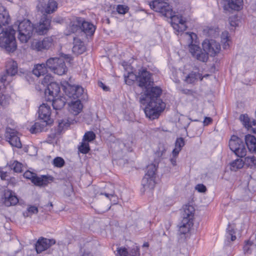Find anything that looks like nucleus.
Instances as JSON below:
<instances>
[{
  "mask_svg": "<svg viewBox=\"0 0 256 256\" xmlns=\"http://www.w3.org/2000/svg\"><path fill=\"white\" fill-rule=\"evenodd\" d=\"M48 70L46 63L38 64L34 66L32 74L37 77H40L41 76L44 75L48 72Z\"/></svg>",
  "mask_w": 256,
  "mask_h": 256,
  "instance_id": "nucleus-26",
  "label": "nucleus"
},
{
  "mask_svg": "<svg viewBox=\"0 0 256 256\" xmlns=\"http://www.w3.org/2000/svg\"><path fill=\"white\" fill-rule=\"evenodd\" d=\"M74 45L72 48V52L77 55L82 54L86 50V47L84 46L82 42L80 40L74 38Z\"/></svg>",
  "mask_w": 256,
  "mask_h": 256,
  "instance_id": "nucleus-25",
  "label": "nucleus"
},
{
  "mask_svg": "<svg viewBox=\"0 0 256 256\" xmlns=\"http://www.w3.org/2000/svg\"><path fill=\"white\" fill-rule=\"evenodd\" d=\"M10 21L9 14L4 6L0 4V26L2 28H6V26Z\"/></svg>",
  "mask_w": 256,
  "mask_h": 256,
  "instance_id": "nucleus-23",
  "label": "nucleus"
},
{
  "mask_svg": "<svg viewBox=\"0 0 256 256\" xmlns=\"http://www.w3.org/2000/svg\"><path fill=\"white\" fill-rule=\"evenodd\" d=\"M46 66L48 70L60 76L65 74L68 70L64 60L58 57L48 59L46 62Z\"/></svg>",
  "mask_w": 256,
  "mask_h": 256,
  "instance_id": "nucleus-5",
  "label": "nucleus"
},
{
  "mask_svg": "<svg viewBox=\"0 0 256 256\" xmlns=\"http://www.w3.org/2000/svg\"><path fill=\"white\" fill-rule=\"evenodd\" d=\"M98 85L100 87L102 88L104 91H108V88L106 86L103 82H98Z\"/></svg>",
  "mask_w": 256,
  "mask_h": 256,
  "instance_id": "nucleus-58",
  "label": "nucleus"
},
{
  "mask_svg": "<svg viewBox=\"0 0 256 256\" xmlns=\"http://www.w3.org/2000/svg\"><path fill=\"white\" fill-rule=\"evenodd\" d=\"M11 168L13 169L16 172H21L22 171V164L18 161H14L10 166Z\"/></svg>",
  "mask_w": 256,
  "mask_h": 256,
  "instance_id": "nucleus-39",
  "label": "nucleus"
},
{
  "mask_svg": "<svg viewBox=\"0 0 256 256\" xmlns=\"http://www.w3.org/2000/svg\"><path fill=\"white\" fill-rule=\"evenodd\" d=\"M95 134L93 132L90 131L85 133L82 140L88 142L95 139Z\"/></svg>",
  "mask_w": 256,
  "mask_h": 256,
  "instance_id": "nucleus-38",
  "label": "nucleus"
},
{
  "mask_svg": "<svg viewBox=\"0 0 256 256\" xmlns=\"http://www.w3.org/2000/svg\"><path fill=\"white\" fill-rule=\"evenodd\" d=\"M71 124L72 122L68 119H62L59 121L58 126L60 128L64 129L68 127Z\"/></svg>",
  "mask_w": 256,
  "mask_h": 256,
  "instance_id": "nucleus-43",
  "label": "nucleus"
},
{
  "mask_svg": "<svg viewBox=\"0 0 256 256\" xmlns=\"http://www.w3.org/2000/svg\"><path fill=\"white\" fill-rule=\"evenodd\" d=\"M18 72V64L16 62H12L8 64L6 70V73L9 76H14Z\"/></svg>",
  "mask_w": 256,
  "mask_h": 256,
  "instance_id": "nucleus-33",
  "label": "nucleus"
},
{
  "mask_svg": "<svg viewBox=\"0 0 256 256\" xmlns=\"http://www.w3.org/2000/svg\"><path fill=\"white\" fill-rule=\"evenodd\" d=\"M51 17L46 14H42L39 22L34 26V30L38 35L46 34L51 28Z\"/></svg>",
  "mask_w": 256,
  "mask_h": 256,
  "instance_id": "nucleus-10",
  "label": "nucleus"
},
{
  "mask_svg": "<svg viewBox=\"0 0 256 256\" xmlns=\"http://www.w3.org/2000/svg\"><path fill=\"white\" fill-rule=\"evenodd\" d=\"M196 190L200 192H204L206 191V188L203 184H198L196 186Z\"/></svg>",
  "mask_w": 256,
  "mask_h": 256,
  "instance_id": "nucleus-52",
  "label": "nucleus"
},
{
  "mask_svg": "<svg viewBox=\"0 0 256 256\" xmlns=\"http://www.w3.org/2000/svg\"><path fill=\"white\" fill-rule=\"evenodd\" d=\"M27 210L31 214H36L38 212V208L34 206H28L27 208Z\"/></svg>",
  "mask_w": 256,
  "mask_h": 256,
  "instance_id": "nucleus-49",
  "label": "nucleus"
},
{
  "mask_svg": "<svg viewBox=\"0 0 256 256\" xmlns=\"http://www.w3.org/2000/svg\"><path fill=\"white\" fill-rule=\"evenodd\" d=\"M252 244V242L248 240L246 242V244L244 246V253H250L251 250H250V246Z\"/></svg>",
  "mask_w": 256,
  "mask_h": 256,
  "instance_id": "nucleus-51",
  "label": "nucleus"
},
{
  "mask_svg": "<svg viewBox=\"0 0 256 256\" xmlns=\"http://www.w3.org/2000/svg\"><path fill=\"white\" fill-rule=\"evenodd\" d=\"M55 243L56 240L54 239L42 238L40 239H38L36 244L35 248L37 253H40Z\"/></svg>",
  "mask_w": 256,
  "mask_h": 256,
  "instance_id": "nucleus-19",
  "label": "nucleus"
},
{
  "mask_svg": "<svg viewBox=\"0 0 256 256\" xmlns=\"http://www.w3.org/2000/svg\"><path fill=\"white\" fill-rule=\"evenodd\" d=\"M230 150L238 157L242 158L246 156V150L243 140L238 136L232 135L229 140Z\"/></svg>",
  "mask_w": 256,
  "mask_h": 256,
  "instance_id": "nucleus-8",
  "label": "nucleus"
},
{
  "mask_svg": "<svg viewBox=\"0 0 256 256\" xmlns=\"http://www.w3.org/2000/svg\"><path fill=\"white\" fill-rule=\"evenodd\" d=\"M15 33L12 26L2 28L0 26V47L8 52H12L16 48Z\"/></svg>",
  "mask_w": 256,
  "mask_h": 256,
  "instance_id": "nucleus-4",
  "label": "nucleus"
},
{
  "mask_svg": "<svg viewBox=\"0 0 256 256\" xmlns=\"http://www.w3.org/2000/svg\"><path fill=\"white\" fill-rule=\"evenodd\" d=\"M212 121V120L210 117H205L203 121L204 126H208L210 124Z\"/></svg>",
  "mask_w": 256,
  "mask_h": 256,
  "instance_id": "nucleus-56",
  "label": "nucleus"
},
{
  "mask_svg": "<svg viewBox=\"0 0 256 256\" xmlns=\"http://www.w3.org/2000/svg\"><path fill=\"white\" fill-rule=\"evenodd\" d=\"M184 145L185 142L183 138H177L174 143V148L172 151V153L174 155H178Z\"/></svg>",
  "mask_w": 256,
  "mask_h": 256,
  "instance_id": "nucleus-31",
  "label": "nucleus"
},
{
  "mask_svg": "<svg viewBox=\"0 0 256 256\" xmlns=\"http://www.w3.org/2000/svg\"><path fill=\"white\" fill-rule=\"evenodd\" d=\"M54 40L52 36L46 37L42 40L32 42V48L37 51H44L48 50L53 44Z\"/></svg>",
  "mask_w": 256,
  "mask_h": 256,
  "instance_id": "nucleus-13",
  "label": "nucleus"
},
{
  "mask_svg": "<svg viewBox=\"0 0 256 256\" xmlns=\"http://www.w3.org/2000/svg\"><path fill=\"white\" fill-rule=\"evenodd\" d=\"M34 26L29 20H24L19 23L18 26V38L22 43L28 42L34 30Z\"/></svg>",
  "mask_w": 256,
  "mask_h": 256,
  "instance_id": "nucleus-7",
  "label": "nucleus"
},
{
  "mask_svg": "<svg viewBox=\"0 0 256 256\" xmlns=\"http://www.w3.org/2000/svg\"><path fill=\"white\" fill-rule=\"evenodd\" d=\"M189 36L192 41L189 44V51L194 58L200 62H207L208 56H214L220 50V44L214 40H205L202 43V50L198 44H193L194 40L197 38L196 34L192 32Z\"/></svg>",
  "mask_w": 256,
  "mask_h": 256,
  "instance_id": "nucleus-2",
  "label": "nucleus"
},
{
  "mask_svg": "<svg viewBox=\"0 0 256 256\" xmlns=\"http://www.w3.org/2000/svg\"><path fill=\"white\" fill-rule=\"evenodd\" d=\"M52 80V78L49 74H46L42 80V84H48V82H50V80Z\"/></svg>",
  "mask_w": 256,
  "mask_h": 256,
  "instance_id": "nucleus-54",
  "label": "nucleus"
},
{
  "mask_svg": "<svg viewBox=\"0 0 256 256\" xmlns=\"http://www.w3.org/2000/svg\"><path fill=\"white\" fill-rule=\"evenodd\" d=\"M234 234V230L230 227V225H228L227 228L226 238L228 240L230 239L232 241H234L236 239V236Z\"/></svg>",
  "mask_w": 256,
  "mask_h": 256,
  "instance_id": "nucleus-40",
  "label": "nucleus"
},
{
  "mask_svg": "<svg viewBox=\"0 0 256 256\" xmlns=\"http://www.w3.org/2000/svg\"><path fill=\"white\" fill-rule=\"evenodd\" d=\"M6 138L10 144L17 148H21L22 144L20 138L17 135V132L10 128H6Z\"/></svg>",
  "mask_w": 256,
  "mask_h": 256,
  "instance_id": "nucleus-15",
  "label": "nucleus"
},
{
  "mask_svg": "<svg viewBox=\"0 0 256 256\" xmlns=\"http://www.w3.org/2000/svg\"><path fill=\"white\" fill-rule=\"evenodd\" d=\"M168 0H152V2H150V6L152 9L154 10H160L162 8V6H166V8L167 10L168 11L170 8L168 6Z\"/></svg>",
  "mask_w": 256,
  "mask_h": 256,
  "instance_id": "nucleus-28",
  "label": "nucleus"
},
{
  "mask_svg": "<svg viewBox=\"0 0 256 256\" xmlns=\"http://www.w3.org/2000/svg\"><path fill=\"white\" fill-rule=\"evenodd\" d=\"M36 174L35 173L31 172L30 170H26L24 174V176L27 179L30 180L31 182H32V179L34 178Z\"/></svg>",
  "mask_w": 256,
  "mask_h": 256,
  "instance_id": "nucleus-47",
  "label": "nucleus"
},
{
  "mask_svg": "<svg viewBox=\"0 0 256 256\" xmlns=\"http://www.w3.org/2000/svg\"><path fill=\"white\" fill-rule=\"evenodd\" d=\"M245 143L250 152H256V138L251 134L245 136Z\"/></svg>",
  "mask_w": 256,
  "mask_h": 256,
  "instance_id": "nucleus-27",
  "label": "nucleus"
},
{
  "mask_svg": "<svg viewBox=\"0 0 256 256\" xmlns=\"http://www.w3.org/2000/svg\"><path fill=\"white\" fill-rule=\"evenodd\" d=\"M63 90L68 97L74 100L80 98L84 92L82 86L70 85L68 83H66V86H63Z\"/></svg>",
  "mask_w": 256,
  "mask_h": 256,
  "instance_id": "nucleus-12",
  "label": "nucleus"
},
{
  "mask_svg": "<svg viewBox=\"0 0 256 256\" xmlns=\"http://www.w3.org/2000/svg\"><path fill=\"white\" fill-rule=\"evenodd\" d=\"M216 30H218V28H207L204 30V32L206 33L208 36H214L217 35V31Z\"/></svg>",
  "mask_w": 256,
  "mask_h": 256,
  "instance_id": "nucleus-42",
  "label": "nucleus"
},
{
  "mask_svg": "<svg viewBox=\"0 0 256 256\" xmlns=\"http://www.w3.org/2000/svg\"><path fill=\"white\" fill-rule=\"evenodd\" d=\"M2 200V203L6 206H14L18 202V199L15 195V193L10 190H4Z\"/></svg>",
  "mask_w": 256,
  "mask_h": 256,
  "instance_id": "nucleus-18",
  "label": "nucleus"
},
{
  "mask_svg": "<svg viewBox=\"0 0 256 256\" xmlns=\"http://www.w3.org/2000/svg\"><path fill=\"white\" fill-rule=\"evenodd\" d=\"M36 10L42 14H50L58 9V2L54 0H37Z\"/></svg>",
  "mask_w": 256,
  "mask_h": 256,
  "instance_id": "nucleus-9",
  "label": "nucleus"
},
{
  "mask_svg": "<svg viewBox=\"0 0 256 256\" xmlns=\"http://www.w3.org/2000/svg\"><path fill=\"white\" fill-rule=\"evenodd\" d=\"M101 194H104L106 197L110 198V197H114V192L112 190L110 192L101 193Z\"/></svg>",
  "mask_w": 256,
  "mask_h": 256,
  "instance_id": "nucleus-57",
  "label": "nucleus"
},
{
  "mask_svg": "<svg viewBox=\"0 0 256 256\" xmlns=\"http://www.w3.org/2000/svg\"><path fill=\"white\" fill-rule=\"evenodd\" d=\"M78 150L83 154H88L90 150L88 142L84 141L81 142L80 145L78 146Z\"/></svg>",
  "mask_w": 256,
  "mask_h": 256,
  "instance_id": "nucleus-35",
  "label": "nucleus"
},
{
  "mask_svg": "<svg viewBox=\"0 0 256 256\" xmlns=\"http://www.w3.org/2000/svg\"><path fill=\"white\" fill-rule=\"evenodd\" d=\"M172 156L170 158V162L173 166H176V158L178 155H174L172 152Z\"/></svg>",
  "mask_w": 256,
  "mask_h": 256,
  "instance_id": "nucleus-55",
  "label": "nucleus"
},
{
  "mask_svg": "<svg viewBox=\"0 0 256 256\" xmlns=\"http://www.w3.org/2000/svg\"><path fill=\"white\" fill-rule=\"evenodd\" d=\"M38 113L40 121L36 122L32 126L30 131L32 134L44 131L46 126L53 123V120L50 118L51 109L49 105L45 104H41L38 108Z\"/></svg>",
  "mask_w": 256,
  "mask_h": 256,
  "instance_id": "nucleus-3",
  "label": "nucleus"
},
{
  "mask_svg": "<svg viewBox=\"0 0 256 256\" xmlns=\"http://www.w3.org/2000/svg\"><path fill=\"white\" fill-rule=\"evenodd\" d=\"M61 58H62L64 60H70V56L69 55V54H61Z\"/></svg>",
  "mask_w": 256,
  "mask_h": 256,
  "instance_id": "nucleus-59",
  "label": "nucleus"
},
{
  "mask_svg": "<svg viewBox=\"0 0 256 256\" xmlns=\"http://www.w3.org/2000/svg\"><path fill=\"white\" fill-rule=\"evenodd\" d=\"M46 207L50 206L52 208L53 207V204L52 202H50L46 206Z\"/></svg>",
  "mask_w": 256,
  "mask_h": 256,
  "instance_id": "nucleus-64",
  "label": "nucleus"
},
{
  "mask_svg": "<svg viewBox=\"0 0 256 256\" xmlns=\"http://www.w3.org/2000/svg\"><path fill=\"white\" fill-rule=\"evenodd\" d=\"M181 92L182 94H192V91L188 89H182Z\"/></svg>",
  "mask_w": 256,
  "mask_h": 256,
  "instance_id": "nucleus-60",
  "label": "nucleus"
},
{
  "mask_svg": "<svg viewBox=\"0 0 256 256\" xmlns=\"http://www.w3.org/2000/svg\"><path fill=\"white\" fill-rule=\"evenodd\" d=\"M129 252L130 256H140L139 248L136 246L132 248Z\"/></svg>",
  "mask_w": 256,
  "mask_h": 256,
  "instance_id": "nucleus-48",
  "label": "nucleus"
},
{
  "mask_svg": "<svg viewBox=\"0 0 256 256\" xmlns=\"http://www.w3.org/2000/svg\"><path fill=\"white\" fill-rule=\"evenodd\" d=\"M114 150L117 152H124L125 151L132 152V146H133V142L132 140V138H129L124 142L117 140L114 143Z\"/></svg>",
  "mask_w": 256,
  "mask_h": 256,
  "instance_id": "nucleus-16",
  "label": "nucleus"
},
{
  "mask_svg": "<svg viewBox=\"0 0 256 256\" xmlns=\"http://www.w3.org/2000/svg\"><path fill=\"white\" fill-rule=\"evenodd\" d=\"M131 76L135 78L140 87L146 88L144 92L140 95L139 102L141 104L146 106L144 111L146 117L150 120L158 118L164 110L166 104L160 98L162 90L160 87L152 86L148 88L154 82L152 74L146 68H142L138 70L137 74L133 72L130 73L129 76Z\"/></svg>",
  "mask_w": 256,
  "mask_h": 256,
  "instance_id": "nucleus-1",
  "label": "nucleus"
},
{
  "mask_svg": "<svg viewBox=\"0 0 256 256\" xmlns=\"http://www.w3.org/2000/svg\"><path fill=\"white\" fill-rule=\"evenodd\" d=\"M52 102L53 108L56 110H62L66 104V99L64 96H58L51 100H46Z\"/></svg>",
  "mask_w": 256,
  "mask_h": 256,
  "instance_id": "nucleus-24",
  "label": "nucleus"
},
{
  "mask_svg": "<svg viewBox=\"0 0 256 256\" xmlns=\"http://www.w3.org/2000/svg\"><path fill=\"white\" fill-rule=\"evenodd\" d=\"M96 30V26L92 23L84 20L81 31L84 32L86 35L92 36L94 34Z\"/></svg>",
  "mask_w": 256,
  "mask_h": 256,
  "instance_id": "nucleus-29",
  "label": "nucleus"
},
{
  "mask_svg": "<svg viewBox=\"0 0 256 256\" xmlns=\"http://www.w3.org/2000/svg\"><path fill=\"white\" fill-rule=\"evenodd\" d=\"M84 19L81 17L72 16L70 19V27L72 32L81 31Z\"/></svg>",
  "mask_w": 256,
  "mask_h": 256,
  "instance_id": "nucleus-20",
  "label": "nucleus"
},
{
  "mask_svg": "<svg viewBox=\"0 0 256 256\" xmlns=\"http://www.w3.org/2000/svg\"><path fill=\"white\" fill-rule=\"evenodd\" d=\"M222 38V42L224 43L223 46L224 48H226L227 46H228V32H223Z\"/></svg>",
  "mask_w": 256,
  "mask_h": 256,
  "instance_id": "nucleus-46",
  "label": "nucleus"
},
{
  "mask_svg": "<svg viewBox=\"0 0 256 256\" xmlns=\"http://www.w3.org/2000/svg\"><path fill=\"white\" fill-rule=\"evenodd\" d=\"M8 104V98H6V96L0 94V106L4 107L7 106Z\"/></svg>",
  "mask_w": 256,
  "mask_h": 256,
  "instance_id": "nucleus-45",
  "label": "nucleus"
},
{
  "mask_svg": "<svg viewBox=\"0 0 256 256\" xmlns=\"http://www.w3.org/2000/svg\"><path fill=\"white\" fill-rule=\"evenodd\" d=\"M7 176L6 172H2L0 174V178L2 180H5L6 179V177Z\"/></svg>",
  "mask_w": 256,
  "mask_h": 256,
  "instance_id": "nucleus-62",
  "label": "nucleus"
},
{
  "mask_svg": "<svg viewBox=\"0 0 256 256\" xmlns=\"http://www.w3.org/2000/svg\"><path fill=\"white\" fill-rule=\"evenodd\" d=\"M168 6L170 8L168 12V10H167L168 8H166V6L165 4L164 6H162V8L160 10L155 11L162 14V16L167 18H171L172 25L174 29H176L178 27V24L183 25L184 24V21L181 18L174 14V13L172 11V6H170L168 4Z\"/></svg>",
  "mask_w": 256,
  "mask_h": 256,
  "instance_id": "nucleus-11",
  "label": "nucleus"
},
{
  "mask_svg": "<svg viewBox=\"0 0 256 256\" xmlns=\"http://www.w3.org/2000/svg\"><path fill=\"white\" fill-rule=\"evenodd\" d=\"M193 222H189L186 219L182 220L181 224L180 226L179 232L181 234H186L188 232Z\"/></svg>",
  "mask_w": 256,
  "mask_h": 256,
  "instance_id": "nucleus-32",
  "label": "nucleus"
},
{
  "mask_svg": "<svg viewBox=\"0 0 256 256\" xmlns=\"http://www.w3.org/2000/svg\"><path fill=\"white\" fill-rule=\"evenodd\" d=\"M60 90V85L56 82H50L48 84L44 90L46 100H51L54 98L57 97Z\"/></svg>",
  "mask_w": 256,
  "mask_h": 256,
  "instance_id": "nucleus-14",
  "label": "nucleus"
},
{
  "mask_svg": "<svg viewBox=\"0 0 256 256\" xmlns=\"http://www.w3.org/2000/svg\"><path fill=\"white\" fill-rule=\"evenodd\" d=\"M239 120L248 130L256 134V120H251L247 114H240Z\"/></svg>",
  "mask_w": 256,
  "mask_h": 256,
  "instance_id": "nucleus-17",
  "label": "nucleus"
},
{
  "mask_svg": "<svg viewBox=\"0 0 256 256\" xmlns=\"http://www.w3.org/2000/svg\"><path fill=\"white\" fill-rule=\"evenodd\" d=\"M182 220L186 219L189 220V222H193V218L195 209L194 207L190 204H186L182 208Z\"/></svg>",
  "mask_w": 256,
  "mask_h": 256,
  "instance_id": "nucleus-22",
  "label": "nucleus"
},
{
  "mask_svg": "<svg viewBox=\"0 0 256 256\" xmlns=\"http://www.w3.org/2000/svg\"><path fill=\"white\" fill-rule=\"evenodd\" d=\"M149 246V244L148 242H144L143 245H142V247H148Z\"/></svg>",
  "mask_w": 256,
  "mask_h": 256,
  "instance_id": "nucleus-63",
  "label": "nucleus"
},
{
  "mask_svg": "<svg viewBox=\"0 0 256 256\" xmlns=\"http://www.w3.org/2000/svg\"><path fill=\"white\" fill-rule=\"evenodd\" d=\"M228 22L230 26L232 27V30H234V28L238 26V20L236 16H230L228 18Z\"/></svg>",
  "mask_w": 256,
  "mask_h": 256,
  "instance_id": "nucleus-36",
  "label": "nucleus"
},
{
  "mask_svg": "<svg viewBox=\"0 0 256 256\" xmlns=\"http://www.w3.org/2000/svg\"><path fill=\"white\" fill-rule=\"evenodd\" d=\"M198 74L196 72H192L186 77V80L188 83H193L198 79Z\"/></svg>",
  "mask_w": 256,
  "mask_h": 256,
  "instance_id": "nucleus-37",
  "label": "nucleus"
},
{
  "mask_svg": "<svg viewBox=\"0 0 256 256\" xmlns=\"http://www.w3.org/2000/svg\"><path fill=\"white\" fill-rule=\"evenodd\" d=\"M65 162L64 160L60 157H56L53 160V164L57 168H62L64 166Z\"/></svg>",
  "mask_w": 256,
  "mask_h": 256,
  "instance_id": "nucleus-41",
  "label": "nucleus"
},
{
  "mask_svg": "<svg viewBox=\"0 0 256 256\" xmlns=\"http://www.w3.org/2000/svg\"><path fill=\"white\" fill-rule=\"evenodd\" d=\"M9 76H10L8 75L6 73L0 75V82L1 84H2L3 86H5L6 83L8 80V78Z\"/></svg>",
  "mask_w": 256,
  "mask_h": 256,
  "instance_id": "nucleus-50",
  "label": "nucleus"
},
{
  "mask_svg": "<svg viewBox=\"0 0 256 256\" xmlns=\"http://www.w3.org/2000/svg\"><path fill=\"white\" fill-rule=\"evenodd\" d=\"M244 165V162L241 158H238L230 163V170L233 171H236L238 169L242 168Z\"/></svg>",
  "mask_w": 256,
  "mask_h": 256,
  "instance_id": "nucleus-34",
  "label": "nucleus"
},
{
  "mask_svg": "<svg viewBox=\"0 0 256 256\" xmlns=\"http://www.w3.org/2000/svg\"><path fill=\"white\" fill-rule=\"evenodd\" d=\"M53 21L58 24H61L63 22V19L61 18H54Z\"/></svg>",
  "mask_w": 256,
  "mask_h": 256,
  "instance_id": "nucleus-61",
  "label": "nucleus"
},
{
  "mask_svg": "<svg viewBox=\"0 0 256 256\" xmlns=\"http://www.w3.org/2000/svg\"><path fill=\"white\" fill-rule=\"evenodd\" d=\"M75 101H72L70 104V108L72 112L74 115H77L82 111L83 106L79 98Z\"/></svg>",
  "mask_w": 256,
  "mask_h": 256,
  "instance_id": "nucleus-30",
  "label": "nucleus"
},
{
  "mask_svg": "<svg viewBox=\"0 0 256 256\" xmlns=\"http://www.w3.org/2000/svg\"><path fill=\"white\" fill-rule=\"evenodd\" d=\"M54 178L50 176L42 175L40 176H38L36 174L34 178L32 179V182L36 186H46L50 182L53 181Z\"/></svg>",
  "mask_w": 256,
  "mask_h": 256,
  "instance_id": "nucleus-21",
  "label": "nucleus"
},
{
  "mask_svg": "<svg viewBox=\"0 0 256 256\" xmlns=\"http://www.w3.org/2000/svg\"><path fill=\"white\" fill-rule=\"evenodd\" d=\"M156 170L157 168L155 164H152L147 166L146 173L142 180L143 192L154 188Z\"/></svg>",
  "mask_w": 256,
  "mask_h": 256,
  "instance_id": "nucleus-6",
  "label": "nucleus"
},
{
  "mask_svg": "<svg viewBox=\"0 0 256 256\" xmlns=\"http://www.w3.org/2000/svg\"><path fill=\"white\" fill-rule=\"evenodd\" d=\"M129 10V8L125 5L119 4L116 8V11L120 14H125Z\"/></svg>",
  "mask_w": 256,
  "mask_h": 256,
  "instance_id": "nucleus-44",
  "label": "nucleus"
},
{
  "mask_svg": "<svg viewBox=\"0 0 256 256\" xmlns=\"http://www.w3.org/2000/svg\"><path fill=\"white\" fill-rule=\"evenodd\" d=\"M247 162H248L249 164L253 165L254 166H256V158L254 156L252 157H247Z\"/></svg>",
  "mask_w": 256,
  "mask_h": 256,
  "instance_id": "nucleus-53",
  "label": "nucleus"
}]
</instances>
